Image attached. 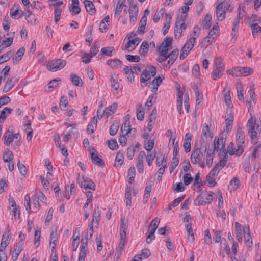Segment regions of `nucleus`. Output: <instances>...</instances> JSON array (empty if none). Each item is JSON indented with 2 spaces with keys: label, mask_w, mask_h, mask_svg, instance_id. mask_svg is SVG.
Returning <instances> with one entry per match:
<instances>
[{
  "label": "nucleus",
  "mask_w": 261,
  "mask_h": 261,
  "mask_svg": "<svg viewBox=\"0 0 261 261\" xmlns=\"http://www.w3.org/2000/svg\"><path fill=\"white\" fill-rule=\"evenodd\" d=\"M207 151L206 144H201V146L193 150L191 153V160L193 164H197L199 161L205 160V155Z\"/></svg>",
  "instance_id": "nucleus-1"
},
{
  "label": "nucleus",
  "mask_w": 261,
  "mask_h": 261,
  "mask_svg": "<svg viewBox=\"0 0 261 261\" xmlns=\"http://www.w3.org/2000/svg\"><path fill=\"white\" fill-rule=\"evenodd\" d=\"M214 193L212 191L207 192L206 191H202L197 197L194 200V204L196 206L205 205L210 204L212 202L213 197Z\"/></svg>",
  "instance_id": "nucleus-2"
},
{
  "label": "nucleus",
  "mask_w": 261,
  "mask_h": 261,
  "mask_svg": "<svg viewBox=\"0 0 261 261\" xmlns=\"http://www.w3.org/2000/svg\"><path fill=\"white\" fill-rule=\"evenodd\" d=\"M224 70V65L222 63V59L220 58H216L213 70L211 74L212 78L215 81L220 79L223 75Z\"/></svg>",
  "instance_id": "nucleus-3"
},
{
  "label": "nucleus",
  "mask_w": 261,
  "mask_h": 261,
  "mask_svg": "<svg viewBox=\"0 0 261 261\" xmlns=\"http://www.w3.org/2000/svg\"><path fill=\"white\" fill-rule=\"evenodd\" d=\"M247 126L248 129V133L250 134L252 139L257 138V134L260 133L261 127L258 124L256 123V121L253 118L248 120Z\"/></svg>",
  "instance_id": "nucleus-4"
},
{
  "label": "nucleus",
  "mask_w": 261,
  "mask_h": 261,
  "mask_svg": "<svg viewBox=\"0 0 261 261\" xmlns=\"http://www.w3.org/2000/svg\"><path fill=\"white\" fill-rule=\"evenodd\" d=\"M196 40V39L195 37H192L187 41L181 49V53L179 56L180 60L184 59L188 56L194 47Z\"/></svg>",
  "instance_id": "nucleus-5"
},
{
  "label": "nucleus",
  "mask_w": 261,
  "mask_h": 261,
  "mask_svg": "<svg viewBox=\"0 0 261 261\" xmlns=\"http://www.w3.org/2000/svg\"><path fill=\"white\" fill-rule=\"evenodd\" d=\"M187 15L178 16L175 22V28L174 33L175 37L177 36L176 33L181 34V33L186 29L187 25L185 23V19Z\"/></svg>",
  "instance_id": "nucleus-6"
},
{
  "label": "nucleus",
  "mask_w": 261,
  "mask_h": 261,
  "mask_svg": "<svg viewBox=\"0 0 261 261\" xmlns=\"http://www.w3.org/2000/svg\"><path fill=\"white\" fill-rule=\"evenodd\" d=\"M66 64V62L65 60L58 59L49 62L47 64V66L49 67L51 70L56 71L64 68Z\"/></svg>",
  "instance_id": "nucleus-7"
},
{
  "label": "nucleus",
  "mask_w": 261,
  "mask_h": 261,
  "mask_svg": "<svg viewBox=\"0 0 261 261\" xmlns=\"http://www.w3.org/2000/svg\"><path fill=\"white\" fill-rule=\"evenodd\" d=\"M77 181L82 188L85 189H89L90 190H95V184L90 179L82 176L77 178Z\"/></svg>",
  "instance_id": "nucleus-8"
},
{
  "label": "nucleus",
  "mask_w": 261,
  "mask_h": 261,
  "mask_svg": "<svg viewBox=\"0 0 261 261\" xmlns=\"http://www.w3.org/2000/svg\"><path fill=\"white\" fill-rule=\"evenodd\" d=\"M89 150L92 163L100 167L104 166V161L98 156L97 151L93 148H89Z\"/></svg>",
  "instance_id": "nucleus-9"
},
{
  "label": "nucleus",
  "mask_w": 261,
  "mask_h": 261,
  "mask_svg": "<svg viewBox=\"0 0 261 261\" xmlns=\"http://www.w3.org/2000/svg\"><path fill=\"white\" fill-rule=\"evenodd\" d=\"M225 124H226V132L229 133L232 128V124L233 121V116L232 111L230 109H227L226 112Z\"/></svg>",
  "instance_id": "nucleus-10"
},
{
  "label": "nucleus",
  "mask_w": 261,
  "mask_h": 261,
  "mask_svg": "<svg viewBox=\"0 0 261 261\" xmlns=\"http://www.w3.org/2000/svg\"><path fill=\"white\" fill-rule=\"evenodd\" d=\"M242 9L243 11H245V7L242 6L241 7V6H240L238 9V16L236 19H234L233 22V28L232 30V35L234 37L238 32V28H239V24L240 23V20L242 18L241 17V10Z\"/></svg>",
  "instance_id": "nucleus-11"
},
{
  "label": "nucleus",
  "mask_w": 261,
  "mask_h": 261,
  "mask_svg": "<svg viewBox=\"0 0 261 261\" xmlns=\"http://www.w3.org/2000/svg\"><path fill=\"white\" fill-rule=\"evenodd\" d=\"M33 204L37 208L40 206L39 201L43 203L46 202V198L45 195L41 192L37 193L33 198Z\"/></svg>",
  "instance_id": "nucleus-12"
},
{
  "label": "nucleus",
  "mask_w": 261,
  "mask_h": 261,
  "mask_svg": "<svg viewBox=\"0 0 261 261\" xmlns=\"http://www.w3.org/2000/svg\"><path fill=\"white\" fill-rule=\"evenodd\" d=\"M5 86L3 90V92L4 93L9 91L15 85V83L16 82V80L14 79V77L8 78L7 80L4 81Z\"/></svg>",
  "instance_id": "nucleus-13"
},
{
  "label": "nucleus",
  "mask_w": 261,
  "mask_h": 261,
  "mask_svg": "<svg viewBox=\"0 0 261 261\" xmlns=\"http://www.w3.org/2000/svg\"><path fill=\"white\" fill-rule=\"evenodd\" d=\"M142 73V76H144L148 80L151 79V76L153 77L156 75V69L154 66H150L148 68V70H144Z\"/></svg>",
  "instance_id": "nucleus-14"
},
{
  "label": "nucleus",
  "mask_w": 261,
  "mask_h": 261,
  "mask_svg": "<svg viewBox=\"0 0 261 261\" xmlns=\"http://www.w3.org/2000/svg\"><path fill=\"white\" fill-rule=\"evenodd\" d=\"M11 232L9 229L7 230L2 236L1 246L3 247H6L10 243L11 239Z\"/></svg>",
  "instance_id": "nucleus-15"
},
{
  "label": "nucleus",
  "mask_w": 261,
  "mask_h": 261,
  "mask_svg": "<svg viewBox=\"0 0 261 261\" xmlns=\"http://www.w3.org/2000/svg\"><path fill=\"white\" fill-rule=\"evenodd\" d=\"M221 249L220 251V255H222L223 257H224V255L223 254V252L225 251L227 252V254L229 255L230 254V249L229 246L226 243V240L224 238L222 239V241L220 243Z\"/></svg>",
  "instance_id": "nucleus-16"
},
{
  "label": "nucleus",
  "mask_w": 261,
  "mask_h": 261,
  "mask_svg": "<svg viewBox=\"0 0 261 261\" xmlns=\"http://www.w3.org/2000/svg\"><path fill=\"white\" fill-rule=\"evenodd\" d=\"M84 4L86 11L90 15H93L96 13V9L93 3L89 0H85Z\"/></svg>",
  "instance_id": "nucleus-17"
},
{
  "label": "nucleus",
  "mask_w": 261,
  "mask_h": 261,
  "mask_svg": "<svg viewBox=\"0 0 261 261\" xmlns=\"http://www.w3.org/2000/svg\"><path fill=\"white\" fill-rule=\"evenodd\" d=\"M245 133L240 127H238L236 133V140L237 144L243 145L244 143Z\"/></svg>",
  "instance_id": "nucleus-18"
},
{
  "label": "nucleus",
  "mask_w": 261,
  "mask_h": 261,
  "mask_svg": "<svg viewBox=\"0 0 261 261\" xmlns=\"http://www.w3.org/2000/svg\"><path fill=\"white\" fill-rule=\"evenodd\" d=\"M191 136L189 133H187L185 135V138L184 142V144H183V147H184L185 151L186 153H188L191 151Z\"/></svg>",
  "instance_id": "nucleus-19"
},
{
  "label": "nucleus",
  "mask_w": 261,
  "mask_h": 261,
  "mask_svg": "<svg viewBox=\"0 0 261 261\" xmlns=\"http://www.w3.org/2000/svg\"><path fill=\"white\" fill-rule=\"evenodd\" d=\"M97 119L96 116L93 117V118L91 119V121L89 123L87 130L88 132L90 134H92L94 132L95 129L97 127Z\"/></svg>",
  "instance_id": "nucleus-20"
},
{
  "label": "nucleus",
  "mask_w": 261,
  "mask_h": 261,
  "mask_svg": "<svg viewBox=\"0 0 261 261\" xmlns=\"http://www.w3.org/2000/svg\"><path fill=\"white\" fill-rule=\"evenodd\" d=\"M179 50L178 49H175L172 50L170 54H167V59L169 58L168 63L170 65H172L177 59L178 56Z\"/></svg>",
  "instance_id": "nucleus-21"
},
{
  "label": "nucleus",
  "mask_w": 261,
  "mask_h": 261,
  "mask_svg": "<svg viewBox=\"0 0 261 261\" xmlns=\"http://www.w3.org/2000/svg\"><path fill=\"white\" fill-rule=\"evenodd\" d=\"M21 242H19L17 244L15 245L14 247V250L12 254V259L13 261H16L17 260L19 254L21 253Z\"/></svg>",
  "instance_id": "nucleus-22"
},
{
  "label": "nucleus",
  "mask_w": 261,
  "mask_h": 261,
  "mask_svg": "<svg viewBox=\"0 0 261 261\" xmlns=\"http://www.w3.org/2000/svg\"><path fill=\"white\" fill-rule=\"evenodd\" d=\"M221 6L218 5L216 9V15L218 20L223 21L225 18L226 11L221 8Z\"/></svg>",
  "instance_id": "nucleus-23"
},
{
  "label": "nucleus",
  "mask_w": 261,
  "mask_h": 261,
  "mask_svg": "<svg viewBox=\"0 0 261 261\" xmlns=\"http://www.w3.org/2000/svg\"><path fill=\"white\" fill-rule=\"evenodd\" d=\"M214 157V150L208 149L206 156V164L208 167H210L213 162V159Z\"/></svg>",
  "instance_id": "nucleus-24"
},
{
  "label": "nucleus",
  "mask_w": 261,
  "mask_h": 261,
  "mask_svg": "<svg viewBox=\"0 0 261 261\" xmlns=\"http://www.w3.org/2000/svg\"><path fill=\"white\" fill-rule=\"evenodd\" d=\"M166 19L165 22L164 23V27L163 28V35H165L168 33V30L169 29L170 27L171 20V15L170 14L166 13L165 14Z\"/></svg>",
  "instance_id": "nucleus-25"
},
{
  "label": "nucleus",
  "mask_w": 261,
  "mask_h": 261,
  "mask_svg": "<svg viewBox=\"0 0 261 261\" xmlns=\"http://www.w3.org/2000/svg\"><path fill=\"white\" fill-rule=\"evenodd\" d=\"M14 140L13 133L8 130L4 134V143L6 146H9Z\"/></svg>",
  "instance_id": "nucleus-26"
},
{
  "label": "nucleus",
  "mask_w": 261,
  "mask_h": 261,
  "mask_svg": "<svg viewBox=\"0 0 261 261\" xmlns=\"http://www.w3.org/2000/svg\"><path fill=\"white\" fill-rule=\"evenodd\" d=\"M250 28L254 38L258 36L259 33H261V27L258 25V23H252L250 24Z\"/></svg>",
  "instance_id": "nucleus-27"
},
{
  "label": "nucleus",
  "mask_w": 261,
  "mask_h": 261,
  "mask_svg": "<svg viewBox=\"0 0 261 261\" xmlns=\"http://www.w3.org/2000/svg\"><path fill=\"white\" fill-rule=\"evenodd\" d=\"M107 64L111 68H117L119 67H121L122 62L118 59H110L107 61Z\"/></svg>",
  "instance_id": "nucleus-28"
},
{
  "label": "nucleus",
  "mask_w": 261,
  "mask_h": 261,
  "mask_svg": "<svg viewBox=\"0 0 261 261\" xmlns=\"http://www.w3.org/2000/svg\"><path fill=\"white\" fill-rule=\"evenodd\" d=\"M129 12L130 15V21H132V18L134 17H135V19H137V16L138 13V8L137 5H132V6H130Z\"/></svg>",
  "instance_id": "nucleus-29"
},
{
  "label": "nucleus",
  "mask_w": 261,
  "mask_h": 261,
  "mask_svg": "<svg viewBox=\"0 0 261 261\" xmlns=\"http://www.w3.org/2000/svg\"><path fill=\"white\" fill-rule=\"evenodd\" d=\"M12 111V109L5 107L0 113V123L5 120L7 115L11 114Z\"/></svg>",
  "instance_id": "nucleus-30"
},
{
  "label": "nucleus",
  "mask_w": 261,
  "mask_h": 261,
  "mask_svg": "<svg viewBox=\"0 0 261 261\" xmlns=\"http://www.w3.org/2000/svg\"><path fill=\"white\" fill-rule=\"evenodd\" d=\"M57 230L56 231H53L51 233L50 236V245H51V244H53V246L51 247L52 248V252H54V251L56 249V242L57 241Z\"/></svg>",
  "instance_id": "nucleus-31"
},
{
  "label": "nucleus",
  "mask_w": 261,
  "mask_h": 261,
  "mask_svg": "<svg viewBox=\"0 0 261 261\" xmlns=\"http://www.w3.org/2000/svg\"><path fill=\"white\" fill-rule=\"evenodd\" d=\"M125 2V0L121 1L119 0L117 4L115 10V14L114 15L116 17H117L118 15H119L123 9V7L124 6L126 7V5L124 4V2Z\"/></svg>",
  "instance_id": "nucleus-32"
},
{
  "label": "nucleus",
  "mask_w": 261,
  "mask_h": 261,
  "mask_svg": "<svg viewBox=\"0 0 261 261\" xmlns=\"http://www.w3.org/2000/svg\"><path fill=\"white\" fill-rule=\"evenodd\" d=\"M100 211L98 206H96L94 208V213L93 214V219L91 221L93 223L95 220L98 225L100 220Z\"/></svg>",
  "instance_id": "nucleus-33"
},
{
  "label": "nucleus",
  "mask_w": 261,
  "mask_h": 261,
  "mask_svg": "<svg viewBox=\"0 0 261 261\" xmlns=\"http://www.w3.org/2000/svg\"><path fill=\"white\" fill-rule=\"evenodd\" d=\"M126 241L120 240V241L119 242L118 247L116 250L115 256H117V259H118V258L120 257L122 251L123 250V248L125 246Z\"/></svg>",
  "instance_id": "nucleus-34"
},
{
  "label": "nucleus",
  "mask_w": 261,
  "mask_h": 261,
  "mask_svg": "<svg viewBox=\"0 0 261 261\" xmlns=\"http://www.w3.org/2000/svg\"><path fill=\"white\" fill-rule=\"evenodd\" d=\"M124 71H125V74L127 75V79L130 82L134 81V76L133 74H134V72L132 70V68L130 67L126 66L124 68Z\"/></svg>",
  "instance_id": "nucleus-35"
},
{
  "label": "nucleus",
  "mask_w": 261,
  "mask_h": 261,
  "mask_svg": "<svg viewBox=\"0 0 261 261\" xmlns=\"http://www.w3.org/2000/svg\"><path fill=\"white\" fill-rule=\"evenodd\" d=\"M13 54L12 50L9 51L5 54L0 56V64L6 62L10 59Z\"/></svg>",
  "instance_id": "nucleus-36"
},
{
  "label": "nucleus",
  "mask_w": 261,
  "mask_h": 261,
  "mask_svg": "<svg viewBox=\"0 0 261 261\" xmlns=\"http://www.w3.org/2000/svg\"><path fill=\"white\" fill-rule=\"evenodd\" d=\"M136 115L138 120L142 121L144 119V112L142 105L137 106Z\"/></svg>",
  "instance_id": "nucleus-37"
},
{
  "label": "nucleus",
  "mask_w": 261,
  "mask_h": 261,
  "mask_svg": "<svg viewBox=\"0 0 261 261\" xmlns=\"http://www.w3.org/2000/svg\"><path fill=\"white\" fill-rule=\"evenodd\" d=\"M212 17L211 15L207 14L202 22V24L204 29H208L211 27Z\"/></svg>",
  "instance_id": "nucleus-38"
},
{
  "label": "nucleus",
  "mask_w": 261,
  "mask_h": 261,
  "mask_svg": "<svg viewBox=\"0 0 261 261\" xmlns=\"http://www.w3.org/2000/svg\"><path fill=\"white\" fill-rule=\"evenodd\" d=\"M70 76L71 82L74 85L79 87L82 86L83 82L79 76L75 74H71Z\"/></svg>",
  "instance_id": "nucleus-39"
},
{
  "label": "nucleus",
  "mask_w": 261,
  "mask_h": 261,
  "mask_svg": "<svg viewBox=\"0 0 261 261\" xmlns=\"http://www.w3.org/2000/svg\"><path fill=\"white\" fill-rule=\"evenodd\" d=\"M219 29L218 26H214L212 29L210 31L208 37L213 40L216 38L217 34L219 33Z\"/></svg>",
  "instance_id": "nucleus-40"
},
{
  "label": "nucleus",
  "mask_w": 261,
  "mask_h": 261,
  "mask_svg": "<svg viewBox=\"0 0 261 261\" xmlns=\"http://www.w3.org/2000/svg\"><path fill=\"white\" fill-rule=\"evenodd\" d=\"M119 127V123L117 122H114L110 128V134L111 136L115 135L118 130Z\"/></svg>",
  "instance_id": "nucleus-41"
},
{
  "label": "nucleus",
  "mask_w": 261,
  "mask_h": 261,
  "mask_svg": "<svg viewBox=\"0 0 261 261\" xmlns=\"http://www.w3.org/2000/svg\"><path fill=\"white\" fill-rule=\"evenodd\" d=\"M115 166L120 167L123 162V155L120 152H118L115 158Z\"/></svg>",
  "instance_id": "nucleus-42"
},
{
  "label": "nucleus",
  "mask_w": 261,
  "mask_h": 261,
  "mask_svg": "<svg viewBox=\"0 0 261 261\" xmlns=\"http://www.w3.org/2000/svg\"><path fill=\"white\" fill-rule=\"evenodd\" d=\"M223 139H218L216 142H214L213 149L212 150H214V151L215 150L218 151L219 149L221 150L222 149L224 148V146L223 144Z\"/></svg>",
  "instance_id": "nucleus-43"
},
{
  "label": "nucleus",
  "mask_w": 261,
  "mask_h": 261,
  "mask_svg": "<svg viewBox=\"0 0 261 261\" xmlns=\"http://www.w3.org/2000/svg\"><path fill=\"white\" fill-rule=\"evenodd\" d=\"M3 159L5 162H11L13 159V152L8 150L3 154Z\"/></svg>",
  "instance_id": "nucleus-44"
},
{
  "label": "nucleus",
  "mask_w": 261,
  "mask_h": 261,
  "mask_svg": "<svg viewBox=\"0 0 261 261\" xmlns=\"http://www.w3.org/2000/svg\"><path fill=\"white\" fill-rule=\"evenodd\" d=\"M114 47L111 46L103 47L101 49V53L102 55L112 56Z\"/></svg>",
  "instance_id": "nucleus-45"
},
{
  "label": "nucleus",
  "mask_w": 261,
  "mask_h": 261,
  "mask_svg": "<svg viewBox=\"0 0 261 261\" xmlns=\"http://www.w3.org/2000/svg\"><path fill=\"white\" fill-rule=\"evenodd\" d=\"M111 82L112 89L117 90L119 88V84L118 83L117 78L116 77H115L113 75H112Z\"/></svg>",
  "instance_id": "nucleus-46"
},
{
  "label": "nucleus",
  "mask_w": 261,
  "mask_h": 261,
  "mask_svg": "<svg viewBox=\"0 0 261 261\" xmlns=\"http://www.w3.org/2000/svg\"><path fill=\"white\" fill-rule=\"evenodd\" d=\"M154 145L153 140L150 139L145 140L144 142V148L147 151H150L153 148Z\"/></svg>",
  "instance_id": "nucleus-47"
},
{
  "label": "nucleus",
  "mask_w": 261,
  "mask_h": 261,
  "mask_svg": "<svg viewBox=\"0 0 261 261\" xmlns=\"http://www.w3.org/2000/svg\"><path fill=\"white\" fill-rule=\"evenodd\" d=\"M165 12V9L164 8H162L158 12H156L153 16V20L154 22L157 23L159 21L161 17L164 15Z\"/></svg>",
  "instance_id": "nucleus-48"
},
{
  "label": "nucleus",
  "mask_w": 261,
  "mask_h": 261,
  "mask_svg": "<svg viewBox=\"0 0 261 261\" xmlns=\"http://www.w3.org/2000/svg\"><path fill=\"white\" fill-rule=\"evenodd\" d=\"M69 11L72 15H76L81 12V8L79 6H70Z\"/></svg>",
  "instance_id": "nucleus-49"
},
{
  "label": "nucleus",
  "mask_w": 261,
  "mask_h": 261,
  "mask_svg": "<svg viewBox=\"0 0 261 261\" xmlns=\"http://www.w3.org/2000/svg\"><path fill=\"white\" fill-rule=\"evenodd\" d=\"M242 67H236L231 70V74L234 76H240L243 75Z\"/></svg>",
  "instance_id": "nucleus-50"
},
{
  "label": "nucleus",
  "mask_w": 261,
  "mask_h": 261,
  "mask_svg": "<svg viewBox=\"0 0 261 261\" xmlns=\"http://www.w3.org/2000/svg\"><path fill=\"white\" fill-rule=\"evenodd\" d=\"M25 52V49L23 48H19L16 53V57L15 58H13L14 63H15V60H17V63L18 62L23 56Z\"/></svg>",
  "instance_id": "nucleus-51"
},
{
  "label": "nucleus",
  "mask_w": 261,
  "mask_h": 261,
  "mask_svg": "<svg viewBox=\"0 0 261 261\" xmlns=\"http://www.w3.org/2000/svg\"><path fill=\"white\" fill-rule=\"evenodd\" d=\"M68 105V100L66 96H62L60 101V107L63 110H66Z\"/></svg>",
  "instance_id": "nucleus-52"
},
{
  "label": "nucleus",
  "mask_w": 261,
  "mask_h": 261,
  "mask_svg": "<svg viewBox=\"0 0 261 261\" xmlns=\"http://www.w3.org/2000/svg\"><path fill=\"white\" fill-rule=\"evenodd\" d=\"M125 58L127 59V60L129 62H138L140 60V57L137 55L134 56L128 54L125 55Z\"/></svg>",
  "instance_id": "nucleus-53"
},
{
  "label": "nucleus",
  "mask_w": 261,
  "mask_h": 261,
  "mask_svg": "<svg viewBox=\"0 0 261 261\" xmlns=\"http://www.w3.org/2000/svg\"><path fill=\"white\" fill-rule=\"evenodd\" d=\"M202 135L206 138H207L208 136L212 137V136H211L210 128L208 126L207 124L206 123H204L203 125Z\"/></svg>",
  "instance_id": "nucleus-54"
},
{
  "label": "nucleus",
  "mask_w": 261,
  "mask_h": 261,
  "mask_svg": "<svg viewBox=\"0 0 261 261\" xmlns=\"http://www.w3.org/2000/svg\"><path fill=\"white\" fill-rule=\"evenodd\" d=\"M41 232L39 230H36L35 232V241L34 245L35 247H37L40 244Z\"/></svg>",
  "instance_id": "nucleus-55"
},
{
  "label": "nucleus",
  "mask_w": 261,
  "mask_h": 261,
  "mask_svg": "<svg viewBox=\"0 0 261 261\" xmlns=\"http://www.w3.org/2000/svg\"><path fill=\"white\" fill-rule=\"evenodd\" d=\"M28 15L27 16L26 19L28 22H30L31 24H34L36 21V18L34 14L31 12L29 9H28Z\"/></svg>",
  "instance_id": "nucleus-56"
},
{
  "label": "nucleus",
  "mask_w": 261,
  "mask_h": 261,
  "mask_svg": "<svg viewBox=\"0 0 261 261\" xmlns=\"http://www.w3.org/2000/svg\"><path fill=\"white\" fill-rule=\"evenodd\" d=\"M192 74L195 77L198 78L200 75V67L198 64H195L192 69Z\"/></svg>",
  "instance_id": "nucleus-57"
},
{
  "label": "nucleus",
  "mask_w": 261,
  "mask_h": 261,
  "mask_svg": "<svg viewBox=\"0 0 261 261\" xmlns=\"http://www.w3.org/2000/svg\"><path fill=\"white\" fill-rule=\"evenodd\" d=\"M179 162V157L173 156L170 165V169H171L172 170H174L178 165Z\"/></svg>",
  "instance_id": "nucleus-58"
},
{
  "label": "nucleus",
  "mask_w": 261,
  "mask_h": 261,
  "mask_svg": "<svg viewBox=\"0 0 261 261\" xmlns=\"http://www.w3.org/2000/svg\"><path fill=\"white\" fill-rule=\"evenodd\" d=\"M107 142L108 143V146L110 149L115 150L118 148V145L116 140H112L110 141H108Z\"/></svg>",
  "instance_id": "nucleus-59"
},
{
  "label": "nucleus",
  "mask_w": 261,
  "mask_h": 261,
  "mask_svg": "<svg viewBox=\"0 0 261 261\" xmlns=\"http://www.w3.org/2000/svg\"><path fill=\"white\" fill-rule=\"evenodd\" d=\"M193 179L190 173H186L183 177V180L185 185H189Z\"/></svg>",
  "instance_id": "nucleus-60"
},
{
  "label": "nucleus",
  "mask_w": 261,
  "mask_h": 261,
  "mask_svg": "<svg viewBox=\"0 0 261 261\" xmlns=\"http://www.w3.org/2000/svg\"><path fill=\"white\" fill-rule=\"evenodd\" d=\"M92 57V56L90 54L85 53L83 54L82 57V62L85 64H88L90 62Z\"/></svg>",
  "instance_id": "nucleus-61"
},
{
  "label": "nucleus",
  "mask_w": 261,
  "mask_h": 261,
  "mask_svg": "<svg viewBox=\"0 0 261 261\" xmlns=\"http://www.w3.org/2000/svg\"><path fill=\"white\" fill-rule=\"evenodd\" d=\"M17 166L20 173L22 175H25L27 173V169L24 165L20 163V161H18L17 163Z\"/></svg>",
  "instance_id": "nucleus-62"
},
{
  "label": "nucleus",
  "mask_w": 261,
  "mask_h": 261,
  "mask_svg": "<svg viewBox=\"0 0 261 261\" xmlns=\"http://www.w3.org/2000/svg\"><path fill=\"white\" fill-rule=\"evenodd\" d=\"M224 98L226 105L228 107V108H233V105L232 104L231 102V97L229 93H227L225 94Z\"/></svg>",
  "instance_id": "nucleus-63"
},
{
  "label": "nucleus",
  "mask_w": 261,
  "mask_h": 261,
  "mask_svg": "<svg viewBox=\"0 0 261 261\" xmlns=\"http://www.w3.org/2000/svg\"><path fill=\"white\" fill-rule=\"evenodd\" d=\"M157 98V96L156 94H152L149 96L148 97L147 102H146V105H147L148 107H151L152 106V102L154 101Z\"/></svg>",
  "instance_id": "nucleus-64"
}]
</instances>
